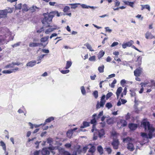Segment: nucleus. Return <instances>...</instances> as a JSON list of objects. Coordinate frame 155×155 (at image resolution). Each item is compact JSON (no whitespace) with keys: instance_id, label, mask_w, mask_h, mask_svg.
Listing matches in <instances>:
<instances>
[{"instance_id":"f257e3e1","label":"nucleus","mask_w":155,"mask_h":155,"mask_svg":"<svg viewBox=\"0 0 155 155\" xmlns=\"http://www.w3.org/2000/svg\"><path fill=\"white\" fill-rule=\"evenodd\" d=\"M56 14L57 16H59V14L58 13H57L56 12H50L49 13L48 12L47 13L43 14L44 18L41 21L44 26L46 27H52L49 25V22L51 21L53 17Z\"/></svg>"},{"instance_id":"f03ea898","label":"nucleus","mask_w":155,"mask_h":155,"mask_svg":"<svg viewBox=\"0 0 155 155\" xmlns=\"http://www.w3.org/2000/svg\"><path fill=\"white\" fill-rule=\"evenodd\" d=\"M142 126L145 129V131H149V136L150 139L152 138V133L154 130V128L150 124L149 122H144L142 124Z\"/></svg>"},{"instance_id":"7ed1b4c3","label":"nucleus","mask_w":155,"mask_h":155,"mask_svg":"<svg viewBox=\"0 0 155 155\" xmlns=\"http://www.w3.org/2000/svg\"><path fill=\"white\" fill-rule=\"evenodd\" d=\"M105 132L104 130L103 129H101L99 131L98 130H95L94 134V140H96L97 139V135H98L100 138H101L104 135Z\"/></svg>"},{"instance_id":"20e7f679","label":"nucleus","mask_w":155,"mask_h":155,"mask_svg":"<svg viewBox=\"0 0 155 155\" xmlns=\"http://www.w3.org/2000/svg\"><path fill=\"white\" fill-rule=\"evenodd\" d=\"M105 97V95H103L101 98L100 102H99L98 101H97L96 106L97 109H99L101 107H104L106 102V100L104 99Z\"/></svg>"},{"instance_id":"39448f33","label":"nucleus","mask_w":155,"mask_h":155,"mask_svg":"<svg viewBox=\"0 0 155 155\" xmlns=\"http://www.w3.org/2000/svg\"><path fill=\"white\" fill-rule=\"evenodd\" d=\"M77 4H70V5L71 6V8L68 6H64L61 5H58V7L60 9H64L63 10H69L70 8L71 9H75L77 7Z\"/></svg>"},{"instance_id":"423d86ee","label":"nucleus","mask_w":155,"mask_h":155,"mask_svg":"<svg viewBox=\"0 0 155 155\" xmlns=\"http://www.w3.org/2000/svg\"><path fill=\"white\" fill-rule=\"evenodd\" d=\"M113 148L115 149H117L118 148L119 142L118 140L116 139H114L112 142L111 143Z\"/></svg>"},{"instance_id":"0eeeda50","label":"nucleus","mask_w":155,"mask_h":155,"mask_svg":"<svg viewBox=\"0 0 155 155\" xmlns=\"http://www.w3.org/2000/svg\"><path fill=\"white\" fill-rule=\"evenodd\" d=\"M38 8L36 6L33 5L28 9L27 5L26 4H24L22 6V10H35Z\"/></svg>"},{"instance_id":"6e6552de","label":"nucleus","mask_w":155,"mask_h":155,"mask_svg":"<svg viewBox=\"0 0 155 155\" xmlns=\"http://www.w3.org/2000/svg\"><path fill=\"white\" fill-rule=\"evenodd\" d=\"M134 43V42L132 40H130L129 41L126 42L125 43L123 44L122 46L124 48H125L127 47H130L132 46V45Z\"/></svg>"},{"instance_id":"1a4fd4ad","label":"nucleus","mask_w":155,"mask_h":155,"mask_svg":"<svg viewBox=\"0 0 155 155\" xmlns=\"http://www.w3.org/2000/svg\"><path fill=\"white\" fill-rule=\"evenodd\" d=\"M142 72V69L140 68H137L134 71V75L136 77L139 76L141 74Z\"/></svg>"},{"instance_id":"9d476101","label":"nucleus","mask_w":155,"mask_h":155,"mask_svg":"<svg viewBox=\"0 0 155 155\" xmlns=\"http://www.w3.org/2000/svg\"><path fill=\"white\" fill-rule=\"evenodd\" d=\"M18 70V67H15L14 69H12L11 70H4L2 71V72L3 74H11L12 73L15 72Z\"/></svg>"},{"instance_id":"9b49d317","label":"nucleus","mask_w":155,"mask_h":155,"mask_svg":"<svg viewBox=\"0 0 155 155\" xmlns=\"http://www.w3.org/2000/svg\"><path fill=\"white\" fill-rule=\"evenodd\" d=\"M127 148L128 150L131 152L133 151L135 149L134 146L132 143H129L127 144Z\"/></svg>"},{"instance_id":"f8f14e48","label":"nucleus","mask_w":155,"mask_h":155,"mask_svg":"<svg viewBox=\"0 0 155 155\" xmlns=\"http://www.w3.org/2000/svg\"><path fill=\"white\" fill-rule=\"evenodd\" d=\"M36 62L35 61H30L27 63L26 66L29 67H32L35 65Z\"/></svg>"},{"instance_id":"ddd939ff","label":"nucleus","mask_w":155,"mask_h":155,"mask_svg":"<svg viewBox=\"0 0 155 155\" xmlns=\"http://www.w3.org/2000/svg\"><path fill=\"white\" fill-rule=\"evenodd\" d=\"M41 152L42 155H49L50 153L47 148H43L42 149Z\"/></svg>"},{"instance_id":"4468645a","label":"nucleus","mask_w":155,"mask_h":155,"mask_svg":"<svg viewBox=\"0 0 155 155\" xmlns=\"http://www.w3.org/2000/svg\"><path fill=\"white\" fill-rule=\"evenodd\" d=\"M54 28H49L47 29L45 32V33L46 34H49L50 32L53 31L54 30L57 29L58 28V27L56 25H54Z\"/></svg>"},{"instance_id":"2eb2a0df","label":"nucleus","mask_w":155,"mask_h":155,"mask_svg":"<svg viewBox=\"0 0 155 155\" xmlns=\"http://www.w3.org/2000/svg\"><path fill=\"white\" fill-rule=\"evenodd\" d=\"M81 6L83 8L91 9H93L97 8V7L87 6L85 4H84L81 5Z\"/></svg>"},{"instance_id":"dca6fc26","label":"nucleus","mask_w":155,"mask_h":155,"mask_svg":"<svg viewBox=\"0 0 155 155\" xmlns=\"http://www.w3.org/2000/svg\"><path fill=\"white\" fill-rule=\"evenodd\" d=\"M145 37L147 39H152L155 38V36L153 35L150 33L147 32L145 34Z\"/></svg>"},{"instance_id":"f3484780","label":"nucleus","mask_w":155,"mask_h":155,"mask_svg":"<svg viewBox=\"0 0 155 155\" xmlns=\"http://www.w3.org/2000/svg\"><path fill=\"white\" fill-rule=\"evenodd\" d=\"M41 44V43H38L30 42L29 46L30 47H35L39 46Z\"/></svg>"},{"instance_id":"a211bd4d","label":"nucleus","mask_w":155,"mask_h":155,"mask_svg":"<svg viewBox=\"0 0 155 155\" xmlns=\"http://www.w3.org/2000/svg\"><path fill=\"white\" fill-rule=\"evenodd\" d=\"M141 136L142 137L144 140H147L149 138V135L144 133H141Z\"/></svg>"},{"instance_id":"6ab92c4d","label":"nucleus","mask_w":155,"mask_h":155,"mask_svg":"<svg viewBox=\"0 0 155 155\" xmlns=\"http://www.w3.org/2000/svg\"><path fill=\"white\" fill-rule=\"evenodd\" d=\"M129 127L131 130H135L137 128V125L136 124H130L129 125Z\"/></svg>"},{"instance_id":"aec40b11","label":"nucleus","mask_w":155,"mask_h":155,"mask_svg":"<svg viewBox=\"0 0 155 155\" xmlns=\"http://www.w3.org/2000/svg\"><path fill=\"white\" fill-rule=\"evenodd\" d=\"M6 10H0V18L6 17L7 14Z\"/></svg>"},{"instance_id":"412c9836","label":"nucleus","mask_w":155,"mask_h":155,"mask_svg":"<svg viewBox=\"0 0 155 155\" xmlns=\"http://www.w3.org/2000/svg\"><path fill=\"white\" fill-rule=\"evenodd\" d=\"M132 140V139L129 137H127L123 139V142L124 143H131Z\"/></svg>"},{"instance_id":"4be33fe9","label":"nucleus","mask_w":155,"mask_h":155,"mask_svg":"<svg viewBox=\"0 0 155 155\" xmlns=\"http://www.w3.org/2000/svg\"><path fill=\"white\" fill-rule=\"evenodd\" d=\"M0 144L1 146L2 147L3 149L5 150V153H6L5 155H8V153L6 152V147L5 144L3 141H1L0 142Z\"/></svg>"},{"instance_id":"5701e85b","label":"nucleus","mask_w":155,"mask_h":155,"mask_svg":"<svg viewBox=\"0 0 155 155\" xmlns=\"http://www.w3.org/2000/svg\"><path fill=\"white\" fill-rule=\"evenodd\" d=\"M149 84V83L147 82H144L141 83L140 85H141V87H151V85Z\"/></svg>"},{"instance_id":"b1692460","label":"nucleus","mask_w":155,"mask_h":155,"mask_svg":"<svg viewBox=\"0 0 155 155\" xmlns=\"http://www.w3.org/2000/svg\"><path fill=\"white\" fill-rule=\"evenodd\" d=\"M122 90V88L121 87H120L118 88L116 92V95L117 98H118L119 96L120 95V94L121 93Z\"/></svg>"},{"instance_id":"393cba45","label":"nucleus","mask_w":155,"mask_h":155,"mask_svg":"<svg viewBox=\"0 0 155 155\" xmlns=\"http://www.w3.org/2000/svg\"><path fill=\"white\" fill-rule=\"evenodd\" d=\"M97 150L100 154L101 155L103 154L104 150L101 146H98L97 147Z\"/></svg>"},{"instance_id":"a878e982","label":"nucleus","mask_w":155,"mask_h":155,"mask_svg":"<svg viewBox=\"0 0 155 155\" xmlns=\"http://www.w3.org/2000/svg\"><path fill=\"white\" fill-rule=\"evenodd\" d=\"M120 124L121 127H125L127 125V122L126 120L123 119H121L120 120Z\"/></svg>"},{"instance_id":"bb28decb","label":"nucleus","mask_w":155,"mask_h":155,"mask_svg":"<svg viewBox=\"0 0 155 155\" xmlns=\"http://www.w3.org/2000/svg\"><path fill=\"white\" fill-rule=\"evenodd\" d=\"M73 132H72V130H68L67 133V136L69 138H71L72 137Z\"/></svg>"},{"instance_id":"cd10ccee","label":"nucleus","mask_w":155,"mask_h":155,"mask_svg":"<svg viewBox=\"0 0 155 155\" xmlns=\"http://www.w3.org/2000/svg\"><path fill=\"white\" fill-rule=\"evenodd\" d=\"M90 145L91 146V147L89 149V152L93 154L95 150V147L91 145Z\"/></svg>"},{"instance_id":"c85d7f7f","label":"nucleus","mask_w":155,"mask_h":155,"mask_svg":"<svg viewBox=\"0 0 155 155\" xmlns=\"http://www.w3.org/2000/svg\"><path fill=\"white\" fill-rule=\"evenodd\" d=\"M89 126V124L87 122H83V125L81 126V128H83Z\"/></svg>"},{"instance_id":"c756f323","label":"nucleus","mask_w":155,"mask_h":155,"mask_svg":"<svg viewBox=\"0 0 155 155\" xmlns=\"http://www.w3.org/2000/svg\"><path fill=\"white\" fill-rule=\"evenodd\" d=\"M48 36H47L46 37H44L42 38H41L40 39V41L41 42H45L46 41H47L49 38Z\"/></svg>"},{"instance_id":"7c9ffc66","label":"nucleus","mask_w":155,"mask_h":155,"mask_svg":"<svg viewBox=\"0 0 155 155\" xmlns=\"http://www.w3.org/2000/svg\"><path fill=\"white\" fill-rule=\"evenodd\" d=\"M104 52L103 51H100L99 53L97 56L98 58L99 59H100L101 57H102L104 56Z\"/></svg>"},{"instance_id":"2f4dec72","label":"nucleus","mask_w":155,"mask_h":155,"mask_svg":"<svg viewBox=\"0 0 155 155\" xmlns=\"http://www.w3.org/2000/svg\"><path fill=\"white\" fill-rule=\"evenodd\" d=\"M124 2L125 4L130 6L131 7H133V5L134 4V2H129L128 1H124Z\"/></svg>"},{"instance_id":"473e14b6","label":"nucleus","mask_w":155,"mask_h":155,"mask_svg":"<svg viewBox=\"0 0 155 155\" xmlns=\"http://www.w3.org/2000/svg\"><path fill=\"white\" fill-rule=\"evenodd\" d=\"M72 62L70 61H67V63L65 67L66 69H68L71 66Z\"/></svg>"},{"instance_id":"72a5a7b5","label":"nucleus","mask_w":155,"mask_h":155,"mask_svg":"<svg viewBox=\"0 0 155 155\" xmlns=\"http://www.w3.org/2000/svg\"><path fill=\"white\" fill-rule=\"evenodd\" d=\"M85 45L87 47V48L89 49L90 51H94V50L92 49L91 46L88 43H87L85 44Z\"/></svg>"},{"instance_id":"f704fd0d","label":"nucleus","mask_w":155,"mask_h":155,"mask_svg":"<svg viewBox=\"0 0 155 155\" xmlns=\"http://www.w3.org/2000/svg\"><path fill=\"white\" fill-rule=\"evenodd\" d=\"M97 116V114H95L93 115V119L91 120V123L92 124H94L95 123H96V121L95 120V117Z\"/></svg>"},{"instance_id":"c9c22d12","label":"nucleus","mask_w":155,"mask_h":155,"mask_svg":"<svg viewBox=\"0 0 155 155\" xmlns=\"http://www.w3.org/2000/svg\"><path fill=\"white\" fill-rule=\"evenodd\" d=\"M14 65L12 62V63L9 64H8L6 65L5 68H13L14 67Z\"/></svg>"},{"instance_id":"e433bc0d","label":"nucleus","mask_w":155,"mask_h":155,"mask_svg":"<svg viewBox=\"0 0 155 155\" xmlns=\"http://www.w3.org/2000/svg\"><path fill=\"white\" fill-rule=\"evenodd\" d=\"M104 66L103 65L101 66H100L98 68V70L100 73H102L104 72Z\"/></svg>"},{"instance_id":"4c0bfd02","label":"nucleus","mask_w":155,"mask_h":155,"mask_svg":"<svg viewBox=\"0 0 155 155\" xmlns=\"http://www.w3.org/2000/svg\"><path fill=\"white\" fill-rule=\"evenodd\" d=\"M45 55V54H43L41 55L40 56H38L37 58V61H41L42 59H43Z\"/></svg>"},{"instance_id":"58836bf2","label":"nucleus","mask_w":155,"mask_h":155,"mask_svg":"<svg viewBox=\"0 0 155 155\" xmlns=\"http://www.w3.org/2000/svg\"><path fill=\"white\" fill-rule=\"evenodd\" d=\"M81 90L82 94L84 95H85L86 94V92L84 86H81Z\"/></svg>"},{"instance_id":"ea45409f","label":"nucleus","mask_w":155,"mask_h":155,"mask_svg":"<svg viewBox=\"0 0 155 155\" xmlns=\"http://www.w3.org/2000/svg\"><path fill=\"white\" fill-rule=\"evenodd\" d=\"M54 120V117H50L45 120V122L49 123L51 121H53Z\"/></svg>"},{"instance_id":"a19ab883","label":"nucleus","mask_w":155,"mask_h":155,"mask_svg":"<svg viewBox=\"0 0 155 155\" xmlns=\"http://www.w3.org/2000/svg\"><path fill=\"white\" fill-rule=\"evenodd\" d=\"M15 8L17 10H20L22 8V4L20 3L18 4L15 7Z\"/></svg>"},{"instance_id":"79ce46f5","label":"nucleus","mask_w":155,"mask_h":155,"mask_svg":"<svg viewBox=\"0 0 155 155\" xmlns=\"http://www.w3.org/2000/svg\"><path fill=\"white\" fill-rule=\"evenodd\" d=\"M106 107L108 108V109L111 108L112 107V105L111 103L110 102L107 103L106 104Z\"/></svg>"},{"instance_id":"37998d69","label":"nucleus","mask_w":155,"mask_h":155,"mask_svg":"<svg viewBox=\"0 0 155 155\" xmlns=\"http://www.w3.org/2000/svg\"><path fill=\"white\" fill-rule=\"evenodd\" d=\"M93 95L95 98L97 99L98 97V91H94L93 93Z\"/></svg>"},{"instance_id":"c03bdc74","label":"nucleus","mask_w":155,"mask_h":155,"mask_svg":"<svg viewBox=\"0 0 155 155\" xmlns=\"http://www.w3.org/2000/svg\"><path fill=\"white\" fill-rule=\"evenodd\" d=\"M146 9L148 10H150V7L148 5H142V9Z\"/></svg>"},{"instance_id":"a18cd8bd","label":"nucleus","mask_w":155,"mask_h":155,"mask_svg":"<svg viewBox=\"0 0 155 155\" xmlns=\"http://www.w3.org/2000/svg\"><path fill=\"white\" fill-rule=\"evenodd\" d=\"M113 95V94L111 92L108 93L106 95V100L108 99Z\"/></svg>"},{"instance_id":"49530a36","label":"nucleus","mask_w":155,"mask_h":155,"mask_svg":"<svg viewBox=\"0 0 155 155\" xmlns=\"http://www.w3.org/2000/svg\"><path fill=\"white\" fill-rule=\"evenodd\" d=\"M105 149L107 151V153L108 154H109L111 153L112 151V150L110 147H108L106 148H105Z\"/></svg>"},{"instance_id":"de8ad7c7","label":"nucleus","mask_w":155,"mask_h":155,"mask_svg":"<svg viewBox=\"0 0 155 155\" xmlns=\"http://www.w3.org/2000/svg\"><path fill=\"white\" fill-rule=\"evenodd\" d=\"M62 152L64 155H71L69 152L65 151L64 150H62Z\"/></svg>"},{"instance_id":"09e8293b","label":"nucleus","mask_w":155,"mask_h":155,"mask_svg":"<svg viewBox=\"0 0 155 155\" xmlns=\"http://www.w3.org/2000/svg\"><path fill=\"white\" fill-rule=\"evenodd\" d=\"M89 60L91 61H95V56H93L89 58Z\"/></svg>"},{"instance_id":"8fccbe9b","label":"nucleus","mask_w":155,"mask_h":155,"mask_svg":"<svg viewBox=\"0 0 155 155\" xmlns=\"http://www.w3.org/2000/svg\"><path fill=\"white\" fill-rule=\"evenodd\" d=\"M21 43V42H18L12 45V46L13 48L19 46Z\"/></svg>"},{"instance_id":"3c124183","label":"nucleus","mask_w":155,"mask_h":155,"mask_svg":"<svg viewBox=\"0 0 155 155\" xmlns=\"http://www.w3.org/2000/svg\"><path fill=\"white\" fill-rule=\"evenodd\" d=\"M64 15H68L70 16L71 15V13L70 12L68 13V10H65L64 11Z\"/></svg>"},{"instance_id":"603ef678","label":"nucleus","mask_w":155,"mask_h":155,"mask_svg":"<svg viewBox=\"0 0 155 155\" xmlns=\"http://www.w3.org/2000/svg\"><path fill=\"white\" fill-rule=\"evenodd\" d=\"M117 134L115 132H112V136L114 139H115L117 137Z\"/></svg>"},{"instance_id":"864d4df0","label":"nucleus","mask_w":155,"mask_h":155,"mask_svg":"<svg viewBox=\"0 0 155 155\" xmlns=\"http://www.w3.org/2000/svg\"><path fill=\"white\" fill-rule=\"evenodd\" d=\"M70 71L69 70H61V72L63 74H66L69 72Z\"/></svg>"},{"instance_id":"5fc2aeb1","label":"nucleus","mask_w":155,"mask_h":155,"mask_svg":"<svg viewBox=\"0 0 155 155\" xmlns=\"http://www.w3.org/2000/svg\"><path fill=\"white\" fill-rule=\"evenodd\" d=\"M115 74H112L108 75V77H107L106 78L107 79H109L110 78H111L113 77H115Z\"/></svg>"},{"instance_id":"6e6d98bb","label":"nucleus","mask_w":155,"mask_h":155,"mask_svg":"<svg viewBox=\"0 0 155 155\" xmlns=\"http://www.w3.org/2000/svg\"><path fill=\"white\" fill-rule=\"evenodd\" d=\"M107 122L108 124H110L113 123V121L111 119H109L107 120Z\"/></svg>"},{"instance_id":"4d7b16f0","label":"nucleus","mask_w":155,"mask_h":155,"mask_svg":"<svg viewBox=\"0 0 155 155\" xmlns=\"http://www.w3.org/2000/svg\"><path fill=\"white\" fill-rule=\"evenodd\" d=\"M118 44V43L117 42H113L112 44L110 46L111 47H114L117 45Z\"/></svg>"},{"instance_id":"13d9d810","label":"nucleus","mask_w":155,"mask_h":155,"mask_svg":"<svg viewBox=\"0 0 155 155\" xmlns=\"http://www.w3.org/2000/svg\"><path fill=\"white\" fill-rule=\"evenodd\" d=\"M103 115V111H101L100 112L99 114H98V116H97V119H98L99 118H100V117Z\"/></svg>"},{"instance_id":"bf43d9fd","label":"nucleus","mask_w":155,"mask_h":155,"mask_svg":"<svg viewBox=\"0 0 155 155\" xmlns=\"http://www.w3.org/2000/svg\"><path fill=\"white\" fill-rule=\"evenodd\" d=\"M42 51L45 53H49V51L48 49H42L41 50Z\"/></svg>"},{"instance_id":"052dcab7","label":"nucleus","mask_w":155,"mask_h":155,"mask_svg":"<svg viewBox=\"0 0 155 155\" xmlns=\"http://www.w3.org/2000/svg\"><path fill=\"white\" fill-rule=\"evenodd\" d=\"M130 91L131 92L130 94L131 97H134L135 96V93L134 91H133L131 90H130Z\"/></svg>"},{"instance_id":"680f3d73","label":"nucleus","mask_w":155,"mask_h":155,"mask_svg":"<svg viewBox=\"0 0 155 155\" xmlns=\"http://www.w3.org/2000/svg\"><path fill=\"white\" fill-rule=\"evenodd\" d=\"M44 31L43 28L42 27L40 29L38 30L37 31V32L38 33H40Z\"/></svg>"},{"instance_id":"e2e57ef3","label":"nucleus","mask_w":155,"mask_h":155,"mask_svg":"<svg viewBox=\"0 0 155 155\" xmlns=\"http://www.w3.org/2000/svg\"><path fill=\"white\" fill-rule=\"evenodd\" d=\"M126 83V81L124 79L120 81V84L122 85H124Z\"/></svg>"},{"instance_id":"0e129e2a","label":"nucleus","mask_w":155,"mask_h":155,"mask_svg":"<svg viewBox=\"0 0 155 155\" xmlns=\"http://www.w3.org/2000/svg\"><path fill=\"white\" fill-rule=\"evenodd\" d=\"M151 87H152L153 86H155V81L153 80H151Z\"/></svg>"},{"instance_id":"69168bd1","label":"nucleus","mask_w":155,"mask_h":155,"mask_svg":"<svg viewBox=\"0 0 155 155\" xmlns=\"http://www.w3.org/2000/svg\"><path fill=\"white\" fill-rule=\"evenodd\" d=\"M52 141V139L51 138H49L47 140V142L48 143H51Z\"/></svg>"},{"instance_id":"338daca9","label":"nucleus","mask_w":155,"mask_h":155,"mask_svg":"<svg viewBox=\"0 0 155 155\" xmlns=\"http://www.w3.org/2000/svg\"><path fill=\"white\" fill-rule=\"evenodd\" d=\"M105 29H106V31L110 32L112 31V30L111 29H109V28L108 27H107L105 28Z\"/></svg>"},{"instance_id":"774afa93","label":"nucleus","mask_w":155,"mask_h":155,"mask_svg":"<svg viewBox=\"0 0 155 155\" xmlns=\"http://www.w3.org/2000/svg\"><path fill=\"white\" fill-rule=\"evenodd\" d=\"M40 151H36L34 152V155H39Z\"/></svg>"}]
</instances>
